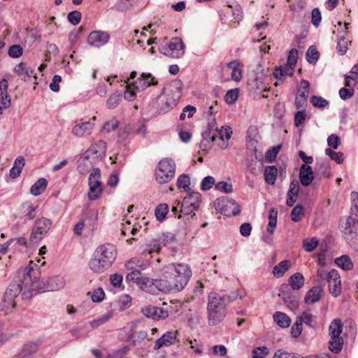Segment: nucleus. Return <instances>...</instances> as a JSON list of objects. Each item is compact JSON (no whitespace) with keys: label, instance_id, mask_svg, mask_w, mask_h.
Listing matches in <instances>:
<instances>
[{"label":"nucleus","instance_id":"dca6fc26","mask_svg":"<svg viewBox=\"0 0 358 358\" xmlns=\"http://www.w3.org/2000/svg\"><path fill=\"white\" fill-rule=\"evenodd\" d=\"M158 84L156 78L150 73H142L139 78L132 83L134 88L139 92L144 91L150 86H155Z\"/></svg>","mask_w":358,"mask_h":358},{"label":"nucleus","instance_id":"4d7b16f0","mask_svg":"<svg viewBox=\"0 0 358 358\" xmlns=\"http://www.w3.org/2000/svg\"><path fill=\"white\" fill-rule=\"evenodd\" d=\"M257 157L255 156L254 157H252L250 159L248 158L246 159V166L248 171L252 174V175H257L258 174V169H257Z\"/></svg>","mask_w":358,"mask_h":358},{"label":"nucleus","instance_id":"680f3d73","mask_svg":"<svg viewBox=\"0 0 358 358\" xmlns=\"http://www.w3.org/2000/svg\"><path fill=\"white\" fill-rule=\"evenodd\" d=\"M299 195V189H293L292 188H289L287 192V197L286 201V204L288 206H293L294 203L296 201V198Z\"/></svg>","mask_w":358,"mask_h":358},{"label":"nucleus","instance_id":"338daca9","mask_svg":"<svg viewBox=\"0 0 358 358\" xmlns=\"http://www.w3.org/2000/svg\"><path fill=\"white\" fill-rule=\"evenodd\" d=\"M322 20L321 12L318 8H315L311 13V22L315 27H317Z\"/></svg>","mask_w":358,"mask_h":358},{"label":"nucleus","instance_id":"5701e85b","mask_svg":"<svg viewBox=\"0 0 358 358\" xmlns=\"http://www.w3.org/2000/svg\"><path fill=\"white\" fill-rule=\"evenodd\" d=\"M248 85L249 90L256 94H261L262 92L266 91V87L264 83V77L262 75L250 78L248 80Z\"/></svg>","mask_w":358,"mask_h":358},{"label":"nucleus","instance_id":"a878e982","mask_svg":"<svg viewBox=\"0 0 358 358\" xmlns=\"http://www.w3.org/2000/svg\"><path fill=\"white\" fill-rule=\"evenodd\" d=\"M294 66H288L287 63L283 66L275 68L273 71V76L278 80H281L286 76H292L294 72Z\"/></svg>","mask_w":358,"mask_h":358},{"label":"nucleus","instance_id":"c9c22d12","mask_svg":"<svg viewBox=\"0 0 358 358\" xmlns=\"http://www.w3.org/2000/svg\"><path fill=\"white\" fill-rule=\"evenodd\" d=\"M47 185V180L44 178H41L31 187L30 193L34 196H38L43 192Z\"/></svg>","mask_w":358,"mask_h":358},{"label":"nucleus","instance_id":"09e8293b","mask_svg":"<svg viewBox=\"0 0 358 358\" xmlns=\"http://www.w3.org/2000/svg\"><path fill=\"white\" fill-rule=\"evenodd\" d=\"M312 105L318 108H323L329 105V101L322 96L313 95L310 97Z\"/></svg>","mask_w":358,"mask_h":358},{"label":"nucleus","instance_id":"a18cd8bd","mask_svg":"<svg viewBox=\"0 0 358 358\" xmlns=\"http://www.w3.org/2000/svg\"><path fill=\"white\" fill-rule=\"evenodd\" d=\"M106 150V143L103 141H99L90 148V151H92V154H98L99 155L105 153Z\"/></svg>","mask_w":358,"mask_h":358},{"label":"nucleus","instance_id":"49530a36","mask_svg":"<svg viewBox=\"0 0 358 358\" xmlns=\"http://www.w3.org/2000/svg\"><path fill=\"white\" fill-rule=\"evenodd\" d=\"M316 173L325 177L330 176V168L325 162L321 161L316 163Z\"/></svg>","mask_w":358,"mask_h":358},{"label":"nucleus","instance_id":"79ce46f5","mask_svg":"<svg viewBox=\"0 0 358 358\" xmlns=\"http://www.w3.org/2000/svg\"><path fill=\"white\" fill-rule=\"evenodd\" d=\"M189 185L190 179L188 175L183 173L178 176L177 180L178 188H182L185 192H189L190 191Z\"/></svg>","mask_w":358,"mask_h":358},{"label":"nucleus","instance_id":"c756f323","mask_svg":"<svg viewBox=\"0 0 358 358\" xmlns=\"http://www.w3.org/2000/svg\"><path fill=\"white\" fill-rule=\"evenodd\" d=\"M290 266L291 262L289 259L283 260L273 267L272 273L276 278L282 277Z\"/></svg>","mask_w":358,"mask_h":358},{"label":"nucleus","instance_id":"a211bd4d","mask_svg":"<svg viewBox=\"0 0 358 358\" xmlns=\"http://www.w3.org/2000/svg\"><path fill=\"white\" fill-rule=\"evenodd\" d=\"M159 282H161V278L152 279L143 275L137 285L141 289L146 292L157 294L159 292H161V288L158 285Z\"/></svg>","mask_w":358,"mask_h":358},{"label":"nucleus","instance_id":"c03bdc74","mask_svg":"<svg viewBox=\"0 0 358 358\" xmlns=\"http://www.w3.org/2000/svg\"><path fill=\"white\" fill-rule=\"evenodd\" d=\"M112 313H107L106 314H103L101 315L100 317H97L96 319L93 320L90 322V326L93 329H96L100 325L106 323L111 317H112Z\"/></svg>","mask_w":358,"mask_h":358},{"label":"nucleus","instance_id":"bb28decb","mask_svg":"<svg viewBox=\"0 0 358 358\" xmlns=\"http://www.w3.org/2000/svg\"><path fill=\"white\" fill-rule=\"evenodd\" d=\"M133 263L134 262L131 261L126 264L127 268L131 270V271L127 275L126 281L129 282H134L138 285V281H140L143 277V274L138 269L134 268L132 266Z\"/></svg>","mask_w":358,"mask_h":358},{"label":"nucleus","instance_id":"7c9ffc66","mask_svg":"<svg viewBox=\"0 0 358 358\" xmlns=\"http://www.w3.org/2000/svg\"><path fill=\"white\" fill-rule=\"evenodd\" d=\"M304 284V278L301 273H296L289 278V287L291 289L299 290Z\"/></svg>","mask_w":358,"mask_h":358},{"label":"nucleus","instance_id":"4be33fe9","mask_svg":"<svg viewBox=\"0 0 358 358\" xmlns=\"http://www.w3.org/2000/svg\"><path fill=\"white\" fill-rule=\"evenodd\" d=\"M94 124L90 121L84 122L81 124H76L73 129L72 134L78 137H83L92 133Z\"/></svg>","mask_w":358,"mask_h":358},{"label":"nucleus","instance_id":"72a5a7b5","mask_svg":"<svg viewBox=\"0 0 358 358\" xmlns=\"http://www.w3.org/2000/svg\"><path fill=\"white\" fill-rule=\"evenodd\" d=\"M278 169L275 166H268L266 167L264 176L266 183L274 185L276 180Z\"/></svg>","mask_w":358,"mask_h":358},{"label":"nucleus","instance_id":"4c0bfd02","mask_svg":"<svg viewBox=\"0 0 358 358\" xmlns=\"http://www.w3.org/2000/svg\"><path fill=\"white\" fill-rule=\"evenodd\" d=\"M335 263L338 266L345 271H350L353 268V264L348 255H342L341 257L336 258Z\"/></svg>","mask_w":358,"mask_h":358},{"label":"nucleus","instance_id":"ea45409f","mask_svg":"<svg viewBox=\"0 0 358 358\" xmlns=\"http://www.w3.org/2000/svg\"><path fill=\"white\" fill-rule=\"evenodd\" d=\"M168 213L169 206L166 203H161L158 205L155 210L156 219L159 222H162L165 220Z\"/></svg>","mask_w":358,"mask_h":358},{"label":"nucleus","instance_id":"58836bf2","mask_svg":"<svg viewBox=\"0 0 358 358\" xmlns=\"http://www.w3.org/2000/svg\"><path fill=\"white\" fill-rule=\"evenodd\" d=\"M306 60L311 64H315L318 61L320 57V53L317 51L316 46L311 45L308 48L306 55Z\"/></svg>","mask_w":358,"mask_h":358},{"label":"nucleus","instance_id":"f8f14e48","mask_svg":"<svg viewBox=\"0 0 358 358\" xmlns=\"http://www.w3.org/2000/svg\"><path fill=\"white\" fill-rule=\"evenodd\" d=\"M293 289H291L287 284H283L280 288L279 296L287 305V306L293 310L298 307L299 302V294L294 293Z\"/></svg>","mask_w":358,"mask_h":358},{"label":"nucleus","instance_id":"9d476101","mask_svg":"<svg viewBox=\"0 0 358 358\" xmlns=\"http://www.w3.org/2000/svg\"><path fill=\"white\" fill-rule=\"evenodd\" d=\"M65 285V280L63 277L56 275L47 279L45 281H39V278L36 280L35 288L36 294L45 292L57 291L63 288Z\"/></svg>","mask_w":358,"mask_h":358},{"label":"nucleus","instance_id":"473e14b6","mask_svg":"<svg viewBox=\"0 0 358 358\" xmlns=\"http://www.w3.org/2000/svg\"><path fill=\"white\" fill-rule=\"evenodd\" d=\"M24 166V159L22 156H19L15 159L14 165L10 170V177L13 178H16L20 176Z\"/></svg>","mask_w":358,"mask_h":358},{"label":"nucleus","instance_id":"6e6552de","mask_svg":"<svg viewBox=\"0 0 358 358\" xmlns=\"http://www.w3.org/2000/svg\"><path fill=\"white\" fill-rule=\"evenodd\" d=\"M101 179L100 169L93 168L88 178L89 192L87 196L90 201L97 200L103 192V183Z\"/></svg>","mask_w":358,"mask_h":358},{"label":"nucleus","instance_id":"7ed1b4c3","mask_svg":"<svg viewBox=\"0 0 358 358\" xmlns=\"http://www.w3.org/2000/svg\"><path fill=\"white\" fill-rule=\"evenodd\" d=\"M245 296V292L243 289H237L229 294L223 295L215 292H210L206 308L209 325L215 326L221 322L227 315V306L238 298L241 299Z\"/></svg>","mask_w":358,"mask_h":358},{"label":"nucleus","instance_id":"b1692460","mask_svg":"<svg viewBox=\"0 0 358 358\" xmlns=\"http://www.w3.org/2000/svg\"><path fill=\"white\" fill-rule=\"evenodd\" d=\"M20 213L21 214L22 219L31 220L36 216V207L29 201L25 202L21 205Z\"/></svg>","mask_w":358,"mask_h":358},{"label":"nucleus","instance_id":"6e6d98bb","mask_svg":"<svg viewBox=\"0 0 358 358\" xmlns=\"http://www.w3.org/2000/svg\"><path fill=\"white\" fill-rule=\"evenodd\" d=\"M318 244L319 243L316 238H312L311 239H304L303 241V248L307 252L313 251L317 248Z\"/></svg>","mask_w":358,"mask_h":358},{"label":"nucleus","instance_id":"69168bd1","mask_svg":"<svg viewBox=\"0 0 358 358\" xmlns=\"http://www.w3.org/2000/svg\"><path fill=\"white\" fill-rule=\"evenodd\" d=\"M215 180L213 177L208 176L202 180L201 183V189L203 191L209 190L215 184Z\"/></svg>","mask_w":358,"mask_h":358},{"label":"nucleus","instance_id":"e433bc0d","mask_svg":"<svg viewBox=\"0 0 358 358\" xmlns=\"http://www.w3.org/2000/svg\"><path fill=\"white\" fill-rule=\"evenodd\" d=\"M344 341L342 337L334 338L331 337L329 341V349L331 352L338 354L343 349Z\"/></svg>","mask_w":358,"mask_h":358},{"label":"nucleus","instance_id":"bf43d9fd","mask_svg":"<svg viewBox=\"0 0 358 358\" xmlns=\"http://www.w3.org/2000/svg\"><path fill=\"white\" fill-rule=\"evenodd\" d=\"M82 18V14L80 11L73 10L68 13L67 19L73 25H77L80 23Z\"/></svg>","mask_w":358,"mask_h":358},{"label":"nucleus","instance_id":"c85d7f7f","mask_svg":"<svg viewBox=\"0 0 358 358\" xmlns=\"http://www.w3.org/2000/svg\"><path fill=\"white\" fill-rule=\"evenodd\" d=\"M274 322L281 328H287L291 324V318L285 313L277 311L273 316Z\"/></svg>","mask_w":358,"mask_h":358},{"label":"nucleus","instance_id":"4468645a","mask_svg":"<svg viewBox=\"0 0 358 358\" xmlns=\"http://www.w3.org/2000/svg\"><path fill=\"white\" fill-rule=\"evenodd\" d=\"M322 278H327L329 283V292L334 296H338L341 292L340 275L337 271L333 269L328 273L320 275Z\"/></svg>","mask_w":358,"mask_h":358},{"label":"nucleus","instance_id":"aec40b11","mask_svg":"<svg viewBox=\"0 0 358 358\" xmlns=\"http://www.w3.org/2000/svg\"><path fill=\"white\" fill-rule=\"evenodd\" d=\"M314 178L312 167L309 165L302 164L299 170V179L301 185L308 187L311 184Z\"/></svg>","mask_w":358,"mask_h":358},{"label":"nucleus","instance_id":"412c9836","mask_svg":"<svg viewBox=\"0 0 358 358\" xmlns=\"http://www.w3.org/2000/svg\"><path fill=\"white\" fill-rule=\"evenodd\" d=\"M176 339V333L173 331H166L158 338L155 343L154 350H157L161 348L170 346L174 343Z\"/></svg>","mask_w":358,"mask_h":358},{"label":"nucleus","instance_id":"3c124183","mask_svg":"<svg viewBox=\"0 0 358 358\" xmlns=\"http://www.w3.org/2000/svg\"><path fill=\"white\" fill-rule=\"evenodd\" d=\"M82 217L84 221L86 220H96L98 213L96 210L90 209L89 207H85L83 210Z\"/></svg>","mask_w":358,"mask_h":358},{"label":"nucleus","instance_id":"e2e57ef3","mask_svg":"<svg viewBox=\"0 0 358 358\" xmlns=\"http://www.w3.org/2000/svg\"><path fill=\"white\" fill-rule=\"evenodd\" d=\"M217 190L222 192L224 193L229 194L233 192V186L231 183H227L224 181H220L215 184V186Z\"/></svg>","mask_w":358,"mask_h":358},{"label":"nucleus","instance_id":"9b49d317","mask_svg":"<svg viewBox=\"0 0 358 358\" xmlns=\"http://www.w3.org/2000/svg\"><path fill=\"white\" fill-rule=\"evenodd\" d=\"M185 45L179 37L173 38L167 48H159L160 52L172 58H181L185 55Z\"/></svg>","mask_w":358,"mask_h":358},{"label":"nucleus","instance_id":"864d4df0","mask_svg":"<svg viewBox=\"0 0 358 358\" xmlns=\"http://www.w3.org/2000/svg\"><path fill=\"white\" fill-rule=\"evenodd\" d=\"M252 358H265L269 354V350L266 346L257 347L252 350Z\"/></svg>","mask_w":358,"mask_h":358},{"label":"nucleus","instance_id":"39448f33","mask_svg":"<svg viewBox=\"0 0 358 358\" xmlns=\"http://www.w3.org/2000/svg\"><path fill=\"white\" fill-rule=\"evenodd\" d=\"M176 163L171 158H164L159 161L155 169V179L159 184L171 181L176 174Z\"/></svg>","mask_w":358,"mask_h":358},{"label":"nucleus","instance_id":"ddd939ff","mask_svg":"<svg viewBox=\"0 0 358 358\" xmlns=\"http://www.w3.org/2000/svg\"><path fill=\"white\" fill-rule=\"evenodd\" d=\"M41 343L39 341H28L24 342L19 349L14 358H33L37 353Z\"/></svg>","mask_w":358,"mask_h":358},{"label":"nucleus","instance_id":"37998d69","mask_svg":"<svg viewBox=\"0 0 358 358\" xmlns=\"http://www.w3.org/2000/svg\"><path fill=\"white\" fill-rule=\"evenodd\" d=\"M122 99V94L120 92H116L111 94L107 100L106 106L108 108L113 109L116 108L120 101Z\"/></svg>","mask_w":358,"mask_h":358},{"label":"nucleus","instance_id":"393cba45","mask_svg":"<svg viewBox=\"0 0 358 358\" xmlns=\"http://www.w3.org/2000/svg\"><path fill=\"white\" fill-rule=\"evenodd\" d=\"M322 291L323 290L321 287H313L306 293L304 299L305 303L307 304H312L318 301L322 296Z\"/></svg>","mask_w":358,"mask_h":358},{"label":"nucleus","instance_id":"13d9d810","mask_svg":"<svg viewBox=\"0 0 358 358\" xmlns=\"http://www.w3.org/2000/svg\"><path fill=\"white\" fill-rule=\"evenodd\" d=\"M304 214L303 208L301 205H296L291 212V219L293 222H297L301 220V216Z\"/></svg>","mask_w":358,"mask_h":358},{"label":"nucleus","instance_id":"f704fd0d","mask_svg":"<svg viewBox=\"0 0 358 358\" xmlns=\"http://www.w3.org/2000/svg\"><path fill=\"white\" fill-rule=\"evenodd\" d=\"M329 335L331 337H341V334L343 331V324L339 319H334L329 327Z\"/></svg>","mask_w":358,"mask_h":358},{"label":"nucleus","instance_id":"20e7f679","mask_svg":"<svg viewBox=\"0 0 358 358\" xmlns=\"http://www.w3.org/2000/svg\"><path fill=\"white\" fill-rule=\"evenodd\" d=\"M116 259V250L112 244H104L99 246L94 251L89 262L91 270L101 273L111 266Z\"/></svg>","mask_w":358,"mask_h":358},{"label":"nucleus","instance_id":"0e129e2a","mask_svg":"<svg viewBox=\"0 0 358 358\" xmlns=\"http://www.w3.org/2000/svg\"><path fill=\"white\" fill-rule=\"evenodd\" d=\"M22 48L20 45H13L9 49L8 54L12 58H18L22 55Z\"/></svg>","mask_w":358,"mask_h":358},{"label":"nucleus","instance_id":"de8ad7c7","mask_svg":"<svg viewBox=\"0 0 358 358\" xmlns=\"http://www.w3.org/2000/svg\"><path fill=\"white\" fill-rule=\"evenodd\" d=\"M239 89L235 88L229 90L227 92L224 96V101L229 103L232 104L236 102L238 98Z\"/></svg>","mask_w":358,"mask_h":358},{"label":"nucleus","instance_id":"423d86ee","mask_svg":"<svg viewBox=\"0 0 358 358\" xmlns=\"http://www.w3.org/2000/svg\"><path fill=\"white\" fill-rule=\"evenodd\" d=\"M352 207L350 216L345 222V227L343 230L345 239L351 241L356 236L357 231L355 224H358V193L352 192L351 193Z\"/></svg>","mask_w":358,"mask_h":358},{"label":"nucleus","instance_id":"8fccbe9b","mask_svg":"<svg viewBox=\"0 0 358 358\" xmlns=\"http://www.w3.org/2000/svg\"><path fill=\"white\" fill-rule=\"evenodd\" d=\"M281 148H282L281 145H278L273 146L271 148L268 149L265 154V157H266V161L270 163L275 161V159L277 157V155L279 152Z\"/></svg>","mask_w":358,"mask_h":358},{"label":"nucleus","instance_id":"0eeeda50","mask_svg":"<svg viewBox=\"0 0 358 358\" xmlns=\"http://www.w3.org/2000/svg\"><path fill=\"white\" fill-rule=\"evenodd\" d=\"M52 221L50 219L42 217L35 220L31 229L30 241L33 243H38L50 231Z\"/></svg>","mask_w":358,"mask_h":358},{"label":"nucleus","instance_id":"603ef678","mask_svg":"<svg viewBox=\"0 0 358 358\" xmlns=\"http://www.w3.org/2000/svg\"><path fill=\"white\" fill-rule=\"evenodd\" d=\"M325 154L337 164H341L343 162V154L341 152H335L330 148H327Z\"/></svg>","mask_w":358,"mask_h":358},{"label":"nucleus","instance_id":"f257e3e1","mask_svg":"<svg viewBox=\"0 0 358 358\" xmlns=\"http://www.w3.org/2000/svg\"><path fill=\"white\" fill-rule=\"evenodd\" d=\"M39 266L32 261L20 268L6 288L2 300L3 308H15L20 301H29L35 293L36 280L40 278Z\"/></svg>","mask_w":358,"mask_h":358},{"label":"nucleus","instance_id":"f03ea898","mask_svg":"<svg viewBox=\"0 0 358 358\" xmlns=\"http://www.w3.org/2000/svg\"><path fill=\"white\" fill-rule=\"evenodd\" d=\"M161 282H159L161 292H180L187 286L192 276V270L185 263H171L165 265L161 270Z\"/></svg>","mask_w":358,"mask_h":358},{"label":"nucleus","instance_id":"a19ab883","mask_svg":"<svg viewBox=\"0 0 358 358\" xmlns=\"http://www.w3.org/2000/svg\"><path fill=\"white\" fill-rule=\"evenodd\" d=\"M278 211L274 208H271L268 213V224L267 225V231L269 234H273L277 224Z\"/></svg>","mask_w":358,"mask_h":358},{"label":"nucleus","instance_id":"f3484780","mask_svg":"<svg viewBox=\"0 0 358 358\" xmlns=\"http://www.w3.org/2000/svg\"><path fill=\"white\" fill-rule=\"evenodd\" d=\"M110 39V34L103 31L96 30L92 31L87 37V43L90 45L100 48L106 45Z\"/></svg>","mask_w":358,"mask_h":358},{"label":"nucleus","instance_id":"774afa93","mask_svg":"<svg viewBox=\"0 0 358 358\" xmlns=\"http://www.w3.org/2000/svg\"><path fill=\"white\" fill-rule=\"evenodd\" d=\"M105 296V293L101 287H99L94 290L92 294L91 298L93 302L100 303L101 302Z\"/></svg>","mask_w":358,"mask_h":358},{"label":"nucleus","instance_id":"5fc2aeb1","mask_svg":"<svg viewBox=\"0 0 358 358\" xmlns=\"http://www.w3.org/2000/svg\"><path fill=\"white\" fill-rule=\"evenodd\" d=\"M336 49L341 55H343L348 50V41L345 36H339L337 39Z\"/></svg>","mask_w":358,"mask_h":358},{"label":"nucleus","instance_id":"6ab92c4d","mask_svg":"<svg viewBox=\"0 0 358 358\" xmlns=\"http://www.w3.org/2000/svg\"><path fill=\"white\" fill-rule=\"evenodd\" d=\"M142 313L148 318L153 320L166 319L169 316V310L154 306H147L142 308Z\"/></svg>","mask_w":358,"mask_h":358},{"label":"nucleus","instance_id":"2eb2a0df","mask_svg":"<svg viewBox=\"0 0 358 358\" xmlns=\"http://www.w3.org/2000/svg\"><path fill=\"white\" fill-rule=\"evenodd\" d=\"M175 238L173 234L166 232L159 236L157 238L152 239L149 244V253L158 252L162 247L171 243Z\"/></svg>","mask_w":358,"mask_h":358},{"label":"nucleus","instance_id":"052dcab7","mask_svg":"<svg viewBox=\"0 0 358 358\" xmlns=\"http://www.w3.org/2000/svg\"><path fill=\"white\" fill-rule=\"evenodd\" d=\"M232 129L230 127H222L220 129L217 130V138L218 137L222 141L224 139L229 140L231 138Z\"/></svg>","mask_w":358,"mask_h":358},{"label":"nucleus","instance_id":"cd10ccee","mask_svg":"<svg viewBox=\"0 0 358 358\" xmlns=\"http://www.w3.org/2000/svg\"><path fill=\"white\" fill-rule=\"evenodd\" d=\"M218 129L215 117H208L207 129L202 132V138L207 139L208 137L212 136L216 138Z\"/></svg>","mask_w":358,"mask_h":358},{"label":"nucleus","instance_id":"2f4dec72","mask_svg":"<svg viewBox=\"0 0 358 358\" xmlns=\"http://www.w3.org/2000/svg\"><path fill=\"white\" fill-rule=\"evenodd\" d=\"M186 205L198 208L201 201V194L196 192H189L182 200Z\"/></svg>","mask_w":358,"mask_h":358},{"label":"nucleus","instance_id":"1a4fd4ad","mask_svg":"<svg viewBox=\"0 0 358 358\" xmlns=\"http://www.w3.org/2000/svg\"><path fill=\"white\" fill-rule=\"evenodd\" d=\"M214 206L217 211L225 216H236L241 213V207L238 203L227 196L217 199Z\"/></svg>","mask_w":358,"mask_h":358}]
</instances>
